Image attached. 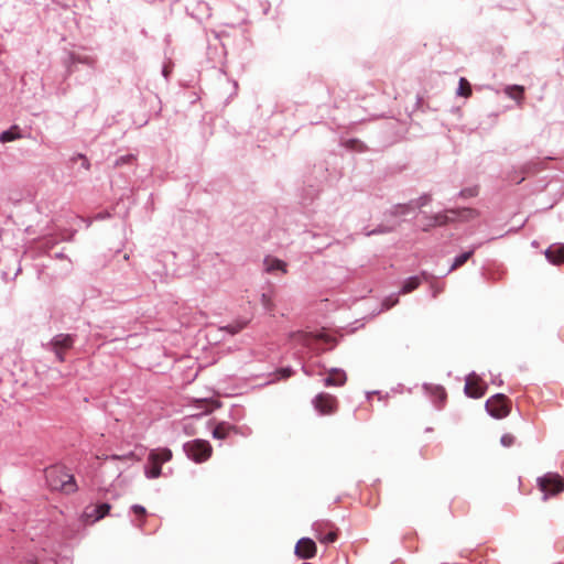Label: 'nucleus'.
Here are the masks:
<instances>
[{
  "mask_svg": "<svg viewBox=\"0 0 564 564\" xmlns=\"http://www.w3.org/2000/svg\"><path fill=\"white\" fill-rule=\"evenodd\" d=\"M448 214H451L448 212V209H446L444 213H437V214H434V215H424V218L425 219H430L431 220V226H444L446 224H448L451 220H454V216H448Z\"/></svg>",
  "mask_w": 564,
  "mask_h": 564,
  "instance_id": "412c9836",
  "label": "nucleus"
},
{
  "mask_svg": "<svg viewBox=\"0 0 564 564\" xmlns=\"http://www.w3.org/2000/svg\"><path fill=\"white\" fill-rule=\"evenodd\" d=\"M410 202L412 204L413 209L415 210L416 208L420 209L429 205L432 202V196L431 194L425 193L421 195L419 198L411 199Z\"/></svg>",
  "mask_w": 564,
  "mask_h": 564,
  "instance_id": "a878e982",
  "label": "nucleus"
},
{
  "mask_svg": "<svg viewBox=\"0 0 564 564\" xmlns=\"http://www.w3.org/2000/svg\"><path fill=\"white\" fill-rule=\"evenodd\" d=\"M171 458H172V452L169 448L152 449L148 456L149 462H156L161 466L163 463L169 462Z\"/></svg>",
  "mask_w": 564,
  "mask_h": 564,
  "instance_id": "a211bd4d",
  "label": "nucleus"
},
{
  "mask_svg": "<svg viewBox=\"0 0 564 564\" xmlns=\"http://www.w3.org/2000/svg\"><path fill=\"white\" fill-rule=\"evenodd\" d=\"M471 378H476V373L475 372H471L466 378V383H465V387H464V392L469 398L478 399V398H480V397H482L485 394L486 390L482 387L473 386L471 384Z\"/></svg>",
  "mask_w": 564,
  "mask_h": 564,
  "instance_id": "dca6fc26",
  "label": "nucleus"
},
{
  "mask_svg": "<svg viewBox=\"0 0 564 564\" xmlns=\"http://www.w3.org/2000/svg\"><path fill=\"white\" fill-rule=\"evenodd\" d=\"M106 459H110V460H121V462H124L127 464L133 462L134 459V454L132 452L128 453V454H124V455H111V456H107Z\"/></svg>",
  "mask_w": 564,
  "mask_h": 564,
  "instance_id": "7c9ffc66",
  "label": "nucleus"
},
{
  "mask_svg": "<svg viewBox=\"0 0 564 564\" xmlns=\"http://www.w3.org/2000/svg\"><path fill=\"white\" fill-rule=\"evenodd\" d=\"M313 530L316 532L317 539L324 544H330L337 540V531L333 529V524L328 521L313 523Z\"/></svg>",
  "mask_w": 564,
  "mask_h": 564,
  "instance_id": "423d86ee",
  "label": "nucleus"
},
{
  "mask_svg": "<svg viewBox=\"0 0 564 564\" xmlns=\"http://www.w3.org/2000/svg\"><path fill=\"white\" fill-rule=\"evenodd\" d=\"M76 158H79L80 161H82V166L85 169V170H89L90 169V163H89V160L87 159V156L85 154H82V153H77L75 154L74 156H72L70 161L73 163H75V159Z\"/></svg>",
  "mask_w": 564,
  "mask_h": 564,
  "instance_id": "473e14b6",
  "label": "nucleus"
},
{
  "mask_svg": "<svg viewBox=\"0 0 564 564\" xmlns=\"http://www.w3.org/2000/svg\"><path fill=\"white\" fill-rule=\"evenodd\" d=\"M247 326V322H236L232 324H229L224 327L226 332H228L230 335L238 334L240 330H242Z\"/></svg>",
  "mask_w": 564,
  "mask_h": 564,
  "instance_id": "c85d7f7f",
  "label": "nucleus"
},
{
  "mask_svg": "<svg viewBox=\"0 0 564 564\" xmlns=\"http://www.w3.org/2000/svg\"><path fill=\"white\" fill-rule=\"evenodd\" d=\"M55 258L56 259H65L66 256L63 252H57V253H55Z\"/></svg>",
  "mask_w": 564,
  "mask_h": 564,
  "instance_id": "58836bf2",
  "label": "nucleus"
},
{
  "mask_svg": "<svg viewBox=\"0 0 564 564\" xmlns=\"http://www.w3.org/2000/svg\"><path fill=\"white\" fill-rule=\"evenodd\" d=\"M111 506L108 502H100L98 505H91L86 507L84 511V516L91 520V522H96L102 519L106 514L109 513Z\"/></svg>",
  "mask_w": 564,
  "mask_h": 564,
  "instance_id": "9d476101",
  "label": "nucleus"
},
{
  "mask_svg": "<svg viewBox=\"0 0 564 564\" xmlns=\"http://www.w3.org/2000/svg\"><path fill=\"white\" fill-rule=\"evenodd\" d=\"M423 389L431 397L432 402L437 409H441L444 405L447 394L442 386L424 383Z\"/></svg>",
  "mask_w": 564,
  "mask_h": 564,
  "instance_id": "1a4fd4ad",
  "label": "nucleus"
},
{
  "mask_svg": "<svg viewBox=\"0 0 564 564\" xmlns=\"http://www.w3.org/2000/svg\"><path fill=\"white\" fill-rule=\"evenodd\" d=\"M347 380L346 372L338 368H333L330 370V375L324 379V384L326 387L335 386L340 387Z\"/></svg>",
  "mask_w": 564,
  "mask_h": 564,
  "instance_id": "2eb2a0df",
  "label": "nucleus"
},
{
  "mask_svg": "<svg viewBox=\"0 0 564 564\" xmlns=\"http://www.w3.org/2000/svg\"><path fill=\"white\" fill-rule=\"evenodd\" d=\"M237 427L227 423V422H220L218 423L215 429L213 430V436L214 438L218 440H225L229 436L231 432H236Z\"/></svg>",
  "mask_w": 564,
  "mask_h": 564,
  "instance_id": "6ab92c4d",
  "label": "nucleus"
},
{
  "mask_svg": "<svg viewBox=\"0 0 564 564\" xmlns=\"http://www.w3.org/2000/svg\"><path fill=\"white\" fill-rule=\"evenodd\" d=\"M485 409L495 419L506 417L510 412L508 399L502 393H497L488 399L485 403Z\"/></svg>",
  "mask_w": 564,
  "mask_h": 564,
  "instance_id": "39448f33",
  "label": "nucleus"
},
{
  "mask_svg": "<svg viewBox=\"0 0 564 564\" xmlns=\"http://www.w3.org/2000/svg\"><path fill=\"white\" fill-rule=\"evenodd\" d=\"M452 216H454V219L460 220V221H469L479 216V212L474 208H451L448 209Z\"/></svg>",
  "mask_w": 564,
  "mask_h": 564,
  "instance_id": "ddd939ff",
  "label": "nucleus"
},
{
  "mask_svg": "<svg viewBox=\"0 0 564 564\" xmlns=\"http://www.w3.org/2000/svg\"><path fill=\"white\" fill-rule=\"evenodd\" d=\"M74 341H75L74 335L57 334L46 345V349L54 352L57 361L64 362L65 361V351L73 347Z\"/></svg>",
  "mask_w": 564,
  "mask_h": 564,
  "instance_id": "20e7f679",
  "label": "nucleus"
},
{
  "mask_svg": "<svg viewBox=\"0 0 564 564\" xmlns=\"http://www.w3.org/2000/svg\"><path fill=\"white\" fill-rule=\"evenodd\" d=\"M429 273L422 272L421 275H413L404 280L400 293L406 294L414 291L421 284L422 280H427Z\"/></svg>",
  "mask_w": 564,
  "mask_h": 564,
  "instance_id": "4468645a",
  "label": "nucleus"
},
{
  "mask_svg": "<svg viewBox=\"0 0 564 564\" xmlns=\"http://www.w3.org/2000/svg\"><path fill=\"white\" fill-rule=\"evenodd\" d=\"M395 228H397V225L390 226V225L380 224L376 228H373L372 230L365 231V235L367 237H370V236H375V235L389 234V232L394 231Z\"/></svg>",
  "mask_w": 564,
  "mask_h": 564,
  "instance_id": "393cba45",
  "label": "nucleus"
},
{
  "mask_svg": "<svg viewBox=\"0 0 564 564\" xmlns=\"http://www.w3.org/2000/svg\"><path fill=\"white\" fill-rule=\"evenodd\" d=\"M492 383L501 384V383H502V380H492Z\"/></svg>",
  "mask_w": 564,
  "mask_h": 564,
  "instance_id": "37998d69",
  "label": "nucleus"
},
{
  "mask_svg": "<svg viewBox=\"0 0 564 564\" xmlns=\"http://www.w3.org/2000/svg\"><path fill=\"white\" fill-rule=\"evenodd\" d=\"M477 195H478V187L477 186H471V187L463 188L457 194V196L462 197V198H470V197H475Z\"/></svg>",
  "mask_w": 564,
  "mask_h": 564,
  "instance_id": "c756f323",
  "label": "nucleus"
},
{
  "mask_svg": "<svg viewBox=\"0 0 564 564\" xmlns=\"http://www.w3.org/2000/svg\"><path fill=\"white\" fill-rule=\"evenodd\" d=\"M19 138H20L19 129L15 126L6 131H2L0 133V142H2V143L11 142Z\"/></svg>",
  "mask_w": 564,
  "mask_h": 564,
  "instance_id": "b1692460",
  "label": "nucleus"
},
{
  "mask_svg": "<svg viewBox=\"0 0 564 564\" xmlns=\"http://www.w3.org/2000/svg\"><path fill=\"white\" fill-rule=\"evenodd\" d=\"M492 383L501 384V383H502V380H492Z\"/></svg>",
  "mask_w": 564,
  "mask_h": 564,
  "instance_id": "c03bdc74",
  "label": "nucleus"
},
{
  "mask_svg": "<svg viewBox=\"0 0 564 564\" xmlns=\"http://www.w3.org/2000/svg\"><path fill=\"white\" fill-rule=\"evenodd\" d=\"M263 263H264V270L268 273H273L275 271H281L283 273L286 272V269H285L286 264L284 261L280 260V259L267 257L264 259Z\"/></svg>",
  "mask_w": 564,
  "mask_h": 564,
  "instance_id": "aec40b11",
  "label": "nucleus"
},
{
  "mask_svg": "<svg viewBox=\"0 0 564 564\" xmlns=\"http://www.w3.org/2000/svg\"><path fill=\"white\" fill-rule=\"evenodd\" d=\"M131 511L137 514L138 517H141V518H144V516L147 514V510L143 506L141 505H132L131 506Z\"/></svg>",
  "mask_w": 564,
  "mask_h": 564,
  "instance_id": "f704fd0d",
  "label": "nucleus"
},
{
  "mask_svg": "<svg viewBox=\"0 0 564 564\" xmlns=\"http://www.w3.org/2000/svg\"><path fill=\"white\" fill-rule=\"evenodd\" d=\"M30 564H72V561L68 556H57L55 558H46L40 562H32Z\"/></svg>",
  "mask_w": 564,
  "mask_h": 564,
  "instance_id": "bb28decb",
  "label": "nucleus"
},
{
  "mask_svg": "<svg viewBox=\"0 0 564 564\" xmlns=\"http://www.w3.org/2000/svg\"><path fill=\"white\" fill-rule=\"evenodd\" d=\"M505 94L517 101H520L524 95V87L520 85H508L505 88Z\"/></svg>",
  "mask_w": 564,
  "mask_h": 564,
  "instance_id": "4be33fe9",
  "label": "nucleus"
},
{
  "mask_svg": "<svg viewBox=\"0 0 564 564\" xmlns=\"http://www.w3.org/2000/svg\"><path fill=\"white\" fill-rule=\"evenodd\" d=\"M312 402L315 410L321 414H329L334 411L336 400L327 393H318Z\"/></svg>",
  "mask_w": 564,
  "mask_h": 564,
  "instance_id": "0eeeda50",
  "label": "nucleus"
},
{
  "mask_svg": "<svg viewBox=\"0 0 564 564\" xmlns=\"http://www.w3.org/2000/svg\"><path fill=\"white\" fill-rule=\"evenodd\" d=\"M492 383L501 384V383H502V380H492Z\"/></svg>",
  "mask_w": 564,
  "mask_h": 564,
  "instance_id": "79ce46f5",
  "label": "nucleus"
},
{
  "mask_svg": "<svg viewBox=\"0 0 564 564\" xmlns=\"http://www.w3.org/2000/svg\"><path fill=\"white\" fill-rule=\"evenodd\" d=\"M72 59H73V61L82 62L80 59H76L74 55L72 56Z\"/></svg>",
  "mask_w": 564,
  "mask_h": 564,
  "instance_id": "a18cd8bd",
  "label": "nucleus"
},
{
  "mask_svg": "<svg viewBox=\"0 0 564 564\" xmlns=\"http://www.w3.org/2000/svg\"><path fill=\"white\" fill-rule=\"evenodd\" d=\"M186 456L195 463H203L212 455V445L200 438L189 441L183 445Z\"/></svg>",
  "mask_w": 564,
  "mask_h": 564,
  "instance_id": "f03ea898",
  "label": "nucleus"
},
{
  "mask_svg": "<svg viewBox=\"0 0 564 564\" xmlns=\"http://www.w3.org/2000/svg\"><path fill=\"white\" fill-rule=\"evenodd\" d=\"M295 555L307 560L316 554V544L311 538H302L295 545Z\"/></svg>",
  "mask_w": 564,
  "mask_h": 564,
  "instance_id": "6e6552de",
  "label": "nucleus"
},
{
  "mask_svg": "<svg viewBox=\"0 0 564 564\" xmlns=\"http://www.w3.org/2000/svg\"><path fill=\"white\" fill-rule=\"evenodd\" d=\"M268 301H269V300H268L267 295H265V294H262V303H263V305H264V306H267Z\"/></svg>",
  "mask_w": 564,
  "mask_h": 564,
  "instance_id": "ea45409f",
  "label": "nucleus"
},
{
  "mask_svg": "<svg viewBox=\"0 0 564 564\" xmlns=\"http://www.w3.org/2000/svg\"><path fill=\"white\" fill-rule=\"evenodd\" d=\"M545 257L552 264H560L564 261V243H555L545 250Z\"/></svg>",
  "mask_w": 564,
  "mask_h": 564,
  "instance_id": "9b49d317",
  "label": "nucleus"
},
{
  "mask_svg": "<svg viewBox=\"0 0 564 564\" xmlns=\"http://www.w3.org/2000/svg\"><path fill=\"white\" fill-rule=\"evenodd\" d=\"M135 160L134 154H124L116 159L115 166H122L123 164H129Z\"/></svg>",
  "mask_w": 564,
  "mask_h": 564,
  "instance_id": "2f4dec72",
  "label": "nucleus"
},
{
  "mask_svg": "<svg viewBox=\"0 0 564 564\" xmlns=\"http://www.w3.org/2000/svg\"><path fill=\"white\" fill-rule=\"evenodd\" d=\"M414 209L412 207L411 202L404 203V204H395L391 206L389 209H387L383 213L384 218L389 217H404L409 215L410 213H413Z\"/></svg>",
  "mask_w": 564,
  "mask_h": 564,
  "instance_id": "f8f14e48",
  "label": "nucleus"
},
{
  "mask_svg": "<svg viewBox=\"0 0 564 564\" xmlns=\"http://www.w3.org/2000/svg\"><path fill=\"white\" fill-rule=\"evenodd\" d=\"M355 144H361L360 141L356 140V139H351L348 141V147L351 148V149H355Z\"/></svg>",
  "mask_w": 564,
  "mask_h": 564,
  "instance_id": "e433bc0d",
  "label": "nucleus"
},
{
  "mask_svg": "<svg viewBox=\"0 0 564 564\" xmlns=\"http://www.w3.org/2000/svg\"><path fill=\"white\" fill-rule=\"evenodd\" d=\"M514 436L511 434H503L500 438V443L505 447H509L514 443Z\"/></svg>",
  "mask_w": 564,
  "mask_h": 564,
  "instance_id": "72a5a7b5",
  "label": "nucleus"
},
{
  "mask_svg": "<svg viewBox=\"0 0 564 564\" xmlns=\"http://www.w3.org/2000/svg\"><path fill=\"white\" fill-rule=\"evenodd\" d=\"M162 473V467L156 462H149L144 467L145 477L149 479L158 478Z\"/></svg>",
  "mask_w": 564,
  "mask_h": 564,
  "instance_id": "5701e85b",
  "label": "nucleus"
},
{
  "mask_svg": "<svg viewBox=\"0 0 564 564\" xmlns=\"http://www.w3.org/2000/svg\"><path fill=\"white\" fill-rule=\"evenodd\" d=\"M280 378L286 379L292 376L293 370L291 367H282L278 370Z\"/></svg>",
  "mask_w": 564,
  "mask_h": 564,
  "instance_id": "c9c22d12",
  "label": "nucleus"
},
{
  "mask_svg": "<svg viewBox=\"0 0 564 564\" xmlns=\"http://www.w3.org/2000/svg\"><path fill=\"white\" fill-rule=\"evenodd\" d=\"M44 476L46 485L51 490H59L66 495H70L78 489L74 475L69 474L65 466L53 465L46 467L44 469Z\"/></svg>",
  "mask_w": 564,
  "mask_h": 564,
  "instance_id": "f257e3e1",
  "label": "nucleus"
},
{
  "mask_svg": "<svg viewBox=\"0 0 564 564\" xmlns=\"http://www.w3.org/2000/svg\"><path fill=\"white\" fill-rule=\"evenodd\" d=\"M538 486L544 494L543 500L564 490V479L558 474L549 473L538 478Z\"/></svg>",
  "mask_w": 564,
  "mask_h": 564,
  "instance_id": "7ed1b4c3",
  "label": "nucleus"
},
{
  "mask_svg": "<svg viewBox=\"0 0 564 564\" xmlns=\"http://www.w3.org/2000/svg\"><path fill=\"white\" fill-rule=\"evenodd\" d=\"M480 245H475L473 246L469 250L456 256L454 258V261L452 263V265L449 267V269L447 270L446 274L451 273L452 271L456 270L457 268L462 267L463 264H465L471 257L473 254L475 253L476 249L479 247Z\"/></svg>",
  "mask_w": 564,
  "mask_h": 564,
  "instance_id": "f3484780",
  "label": "nucleus"
},
{
  "mask_svg": "<svg viewBox=\"0 0 564 564\" xmlns=\"http://www.w3.org/2000/svg\"><path fill=\"white\" fill-rule=\"evenodd\" d=\"M456 94L458 96H464V97H468L471 94L470 85L467 82V79H465L464 77H462L459 79V85H458V88L456 90Z\"/></svg>",
  "mask_w": 564,
  "mask_h": 564,
  "instance_id": "cd10ccee",
  "label": "nucleus"
},
{
  "mask_svg": "<svg viewBox=\"0 0 564 564\" xmlns=\"http://www.w3.org/2000/svg\"><path fill=\"white\" fill-rule=\"evenodd\" d=\"M162 74H163V76H164L165 78H167V76H169V70H167V68H166V67H163V69H162Z\"/></svg>",
  "mask_w": 564,
  "mask_h": 564,
  "instance_id": "a19ab883",
  "label": "nucleus"
},
{
  "mask_svg": "<svg viewBox=\"0 0 564 564\" xmlns=\"http://www.w3.org/2000/svg\"><path fill=\"white\" fill-rule=\"evenodd\" d=\"M426 220H427V223H426V225L423 227V230H424V231H427L430 228H432V227H433V226H431V220H430V219H426Z\"/></svg>",
  "mask_w": 564,
  "mask_h": 564,
  "instance_id": "4c0bfd02",
  "label": "nucleus"
}]
</instances>
